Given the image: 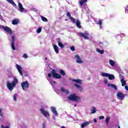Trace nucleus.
Wrapping results in <instances>:
<instances>
[{"label": "nucleus", "mask_w": 128, "mask_h": 128, "mask_svg": "<svg viewBox=\"0 0 128 128\" xmlns=\"http://www.w3.org/2000/svg\"><path fill=\"white\" fill-rule=\"evenodd\" d=\"M96 52H100V48H96Z\"/></svg>", "instance_id": "nucleus-48"}, {"label": "nucleus", "mask_w": 128, "mask_h": 128, "mask_svg": "<svg viewBox=\"0 0 128 128\" xmlns=\"http://www.w3.org/2000/svg\"><path fill=\"white\" fill-rule=\"evenodd\" d=\"M118 128H120V126H118Z\"/></svg>", "instance_id": "nucleus-57"}, {"label": "nucleus", "mask_w": 128, "mask_h": 128, "mask_svg": "<svg viewBox=\"0 0 128 128\" xmlns=\"http://www.w3.org/2000/svg\"><path fill=\"white\" fill-rule=\"evenodd\" d=\"M76 104L75 105H74V107L76 108Z\"/></svg>", "instance_id": "nucleus-56"}, {"label": "nucleus", "mask_w": 128, "mask_h": 128, "mask_svg": "<svg viewBox=\"0 0 128 128\" xmlns=\"http://www.w3.org/2000/svg\"><path fill=\"white\" fill-rule=\"evenodd\" d=\"M117 98H118V100H124V94L118 92L117 93Z\"/></svg>", "instance_id": "nucleus-4"}, {"label": "nucleus", "mask_w": 128, "mask_h": 128, "mask_svg": "<svg viewBox=\"0 0 128 128\" xmlns=\"http://www.w3.org/2000/svg\"><path fill=\"white\" fill-rule=\"evenodd\" d=\"M51 110L53 114H54L56 116H58V112H56V110L54 107H52Z\"/></svg>", "instance_id": "nucleus-21"}, {"label": "nucleus", "mask_w": 128, "mask_h": 128, "mask_svg": "<svg viewBox=\"0 0 128 128\" xmlns=\"http://www.w3.org/2000/svg\"><path fill=\"white\" fill-rule=\"evenodd\" d=\"M1 128H8V126H4V125H2L1 126Z\"/></svg>", "instance_id": "nucleus-46"}, {"label": "nucleus", "mask_w": 128, "mask_h": 128, "mask_svg": "<svg viewBox=\"0 0 128 128\" xmlns=\"http://www.w3.org/2000/svg\"><path fill=\"white\" fill-rule=\"evenodd\" d=\"M100 52V54H102L104 52V50H100V52Z\"/></svg>", "instance_id": "nucleus-42"}, {"label": "nucleus", "mask_w": 128, "mask_h": 128, "mask_svg": "<svg viewBox=\"0 0 128 128\" xmlns=\"http://www.w3.org/2000/svg\"><path fill=\"white\" fill-rule=\"evenodd\" d=\"M60 74H62V76H66V72H64V70H60Z\"/></svg>", "instance_id": "nucleus-29"}, {"label": "nucleus", "mask_w": 128, "mask_h": 128, "mask_svg": "<svg viewBox=\"0 0 128 128\" xmlns=\"http://www.w3.org/2000/svg\"><path fill=\"white\" fill-rule=\"evenodd\" d=\"M109 64L111 66H114L116 65V62L112 60H109Z\"/></svg>", "instance_id": "nucleus-20"}, {"label": "nucleus", "mask_w": 128, "mask_h": 128, "mask_svg": "<svg viewBox=\"0 0 128 128\" xmlns=\"http://www.w3.org/2000/svg\"><path fill=\"white\" fill-rule=\"evenodd\" d=\"M104 82H105V84H108V80H104Z\"/></svg>", "instance_id": "nucleus-52"}, {"label": "nucleus", "mask_w": 128, "mask_h": 128, "mask_svg": "<svg viewBox=\"0 0 128 128\" xmlns=\"http://www.w3.org/2000/svg\"><path fill=\"white\" fill-rule=\"evenodd\" d=\"M68 100H72V102H78L80 100V97L76 96V94H72L68 97Z\"/></svg>", "instance_id": "nucleus-2"}, {"label": "nucleus", "mask_w": 128, "mask_h": 128, "mask_svg": "<svg viewBox=\"0 0 128 128\" xmlns=\"http://www.w3.org/2000/svg\"><path fill=\"white\" fill-rule=\"evenodd\" d=\"M48 78H52V74L49 73L48 74Z\"/></svg>", "instance_id": "nucleus-45"}, {"label": "nucleus", "mask_w": 128, "mask_h": 128, "mask_svg": "<svg viewBox=\"0 0 128 128\" xmlns=\"http://www.w3.org/2000/svg\"><path fill=\"white\" fill-rule=\"evenodd\" d=\"M110 117H107L106 120V122L107 124H108V122H110Z\"/></svg>", "instance_id": "nucleus-37"}, {"label": "nucleus", "mask_w": 128, "mask_h": 128, "mask_svg": "<svg viewBox=\"0 0 128 128\" xmlns=\"http://www.w3.org/2000/svg\"><path fill=\"white\" fill-rule=\"evenodd\" d=\"M99 118H100V120H103V118H104V116H100L99 117Z\"/></svg>", "instance_id": "nucleus-43"}, {"label": "nucleus", "mask_w": 128, "mask_h": 128, "mask_svg": "<svg viewBox=\"0 0 128 128\" xmlns=\"http://www.w3.org/2000/svg\"><path fill=\"white\" fill-rule=\"evenodd\" d=\"M2 28H3L4 30H5V32H8V34H12V30L9 27H8V26H2Z\"/></svg>", "instance_id": "nucleus-6"}, {"label": "nucleus", "mask_w": 128, "mask_h": 128, "mask_svg": "<svg viewBox=\"0 0 128 128\" xmlns=\"http://www.w3.org/2000/svg\"><path fill=\"white\" fill-rule=\"evenodd\" d=\"M42 128H46V124L45 123L42 124Z\"/></svg>", "instance_id": "nucleus-44"}, {"label": "nucleus", "mask_w": 128, "mask_h": 128, "mask_svg": "<svg viewBox=\"0 0 128 128\" xmlns=\"http://www.w3.org/2000/svg\"><path fill=\"white\" fill-rule=\"evenodd\" d=\"M52 82H53L54 84H56V81H52Z\"/></svg>", "instance_id": "nucleus-53"}, {"label": "nucleus", "mask_w": 128, "mask_h": 128, "mask_svg": "<svg viewBox=\"0 0 128 128\" xmlns=\"http://www.w3.org/2000/svg\"><path fill=\"white\" fill-rule=\"evenodd\" d=\"M28 55L26 54H24L23 56V58H28Z\"/></svg>", "instance_id": "nucleus-41"}, {"label": "nucleus", "mask_w": 128, "mask_h": 128, "mask_svg": "<svg viewBox=\"0 0 128 128\" xmlns=\"http://www.w3.org/2000/svg\"><path fill=\"white\" fill-rule=\"evenodd\" d=\"M53 46H54V48L55 52H56V54H58V52H60V50L58 49V46L56 44H54Z\"/></svg>", "instance_id": "nucleus-12"}, {"label": "nucleus", "mask_w": 128, "mask_h": 128, "mask_svg": "<svg viewBox=\"0 0 128 128\" xmlns=\"http://www.w3.org/2000/svg\"><path fill=\"white\" fill-rule=\"evenodd\" d=\"M119 78H121V80H124V76H122V74H120L119 75Z\"/></svg>", "instance_id": "nucleus-39"}, {"label": "nucleus", "mask_w": 128, "mask_h": 128, "mask_svg": "<svg viewBox=\"0 0 128 128\" xmlns=\"http://www.w3.org/2000/svg\"><path fill=\"white\" fill-rule=\"evenodd\" d=\"M18 84V78H14L13 80V81L12 83L7 82V88L9 90H10V92L12 91V90H14V88L16 86V84Z\"/></svg>", "instance_id": "nucleus-1"}, {"label": "nucleus", "mask_w": 128, "mask_h": 128, "mask_svg": "<svg viewBox=\"0 0 128 128\" xmlns=\"http://www.w3.org/2000/svg\"><path fill=\"white\" fill-rule=\"evenodd\" d=\"M18 22H20V20L18 19H14L12 20V24H18Z\"/></svg>", "instance_id": "nucleus-15"}, {"label": "nucleus", "mask_w": 128, "mask_h": 128, "mask_svg": "<svg viewBox=\"0 0 128 128\" xmlns=\"http://www.w3.org/2000/svg\"><path fill=\"white\" fill-rule=\"evenodd\" d=\"M108 86H111V88H113L116 90H118V88L116 85L110 83L108 84Z\"/></svg>", "instance_id": "nucleus-19"}, {"label": "nucleus", "mask_w": 128, "mask_h": 128, "mask_svg": "<svg viewBox=\"0 0 128 128\" xmlns=\"http://www.w3.org/2000/svg\"><path fill=\"white\" fill-rule=\"evenodd\" d=\"M96 107L92 106V112L91 114H96Z\"/></svg>", "instance_id": "nucleus-25"}, {"label": "nucleus", "mask_w": 128, "mask_h": 128, "mask_svg": "<svg viewBox=\"0 0 128 128\" xmlns=\"http://www.w3.org/2000/svg\"><path fill=\"white\" fill-rule=\"evenodd\" d=\"M65 20L66 22V20Z\"/></svg>", "instance_id": "nucleus-58"}, {"label": "nucleus", "mask_w": 128, "mask_h": 128, "mask_svg": "<svg viewBox=\"0 0 128 128\" xmlns=\"http://www.w3.org/2000/svg\"><path fill=\"white\" fill-rule=\"evenodd\" d=\"M58 46L60 48H64V46L62 44V43L60 42V41H58Z\"/></svg>", "instance_id": "nucleus-26"}, {"label": "nucleus", "mask_w": 128, "mask_h": 128, "mask_svg": "<svg viewBox=\"0 0 128 128\" xmlns=\"http://www.w3.org/2000/svg\"><path fill=\"white\" fill-rule=\"evenodd\" d=\"M0 116H2V108H0Z\"/></svg>", "instance_id": "nucleus-49"}, {"label": "nucleus", "mask_w": 128, "mask_h": 128, "mask_svg": "<svg viewBox=\"0 0 128 128\" xmlns=\"http://www.w3.org/2000/svg\"><path fill=\"white\" fill-rule=\"evenodd\" d=\"M6 0V2H8V4H12L14 6H16V3L14 2L13 0Z\"/></svg>", "instance_id": "nucleus-13"}, {"label": "nucleus", "mask_w": 128, "mask_h": 128, "mask_svg": "<svg viewBox=\"0 0 128 128\" xmlns=\"http://www.w3.org/2000/svg\"><path fill=\"white\" fill-rule=\"evenodd\" d=\"M89 124H90V122H84L81 124V128H84L85 126H88Z\"/></svg>", "instance_id": "nucleus-23"}, {"label": "nucleus", "mask_w": 128, "mask_h": 128, "mask_svg": "<svg viewBox=\"0 0 128 128\" xmlns=\"http://www.w3.org/2000/svg\"><path fill=\"white\" fill-rule=\"evenodd\" d=\"M18 97V95L16 94H14L13 96V98L14 99V102H16V98Z\"/></svg>", "instance_id": "nucleus-32"}, {"label": "nucleus", "mask_w": 128, "mask_h": 128, "mask_svg": "<svg viewBox=\"0 0 128 128\" xmlns=\"http://www.w3.org/2000/svg\"><path fill=\"white\" fill-rule=\"evenodd\" d=\"M108 77L110 80H114V74H108Z\"/></svg>", "instance_id": "nucleus-22"}, {"label": "nucleus", "mask_w": 128, "mask_h": 128, "mask_svg": "<svg viewBox=\"0 0 128 128\" xmlns=\"http://www.w3.org/2000/svg\"><path fill=\"white\" fill-rule=\"evenodd\" d=\"M41 18H42V20H43V22H48V18H46L44 16H41Z\"/></svg>", "instance_id": "nucleus-27"}, {"label": "nucleus", "mask_w": 128, "mask_h": 128, "mask_svg": "<svg viewBox=\"0 0 128 128\" xmlns=\"http://www.w3.org/2000/svg\"><path fill=\"white\" fill-rule=\"evenodd\" d=\"M61 91L62 92H65V94H70V91H68V90H66L62 87L61 88Z\"/></svg>", "instance_id": "nucleus-17"}, {"label": "nucleus", "mask_w": 128, "mask_h": 128, "mask_svg": "<svg viewBox=\"0 0 128 128\" xmlns=\"http://www.w3.org/2000/svg\"><path fill=\"white\" fill-rule=\"evenodd\" d=\"M66 14V16H68V18H72V16L70 15V12L67 11V12Z\"/></svg>", "instance_id": "nucleus-33"}, {"label": "nucleus", "mask_w": 128, "mask_h": 128, "mask_svg": "<svg viewBox=\"0 0 128 128\" xmlns=\"http://www.w3.org/2000/svg\"><path fill=\"white\" fill-rule=\"evenodd\" d=\"M16 68H17V70H18L19 74H20V76H22V67L20 65L16 64Z\"/></svg>", "instance_id": "nucleus-9"}, {"label": "nucleus", "mask_w": 128, "mask_h": 128, "mask_svg": "<svg viewBox=\"0 0 128 128\" xmlns=\"http://www.w3.org/2000/svg\"><path fill=\"white\" fill-rule=\"evenodd\" d=\"M61 128H66V127L64 126H63Z\"/></svg>", "instance_id": "nucleus-54"}, {"label": "nucleus", "mask_w": 128, "mask_h": 128, "mask_svg": "<svg viewBox=\"0 0 128 128\" xmlns=\"http://www.w3.org/2000/svg\"><path fill=\"white\" fill-rule=\"evenodd\" d=\"M14 40H16L14 36H12V42L14 43Z\"/></svg>", "instance_id": "nucleus-38"}, {"label": "nucleus", "mask_w": 128, "mask_h": 128, "mask_svg": "<svg viewBox=\"0 0 128 128\" xmlns=\"http://www.w3.org/2000/svg\"><path fill=\"white\" fill-rule=\"evenodd\" d=\"M70 49L71 50H72V52H74V50H76V48H74V46L70 47Z\"/></svg>", "instance_id": "nucleus-36"}, {"label": "nucleus", "mask_w": 128, "mask_h": 128, "mask_svg": "<svg viewBox=\"0 0 128 128\" xmlns=\"http://www.w3.org/2000/svg\"><path fill=\"white\" fill-rule=\"evenodd\" d=\"M120 82L122 86H124L126 84V82L124 79H121Z\"/></svg>", "instance_id": "nucleus-24"}, {"label": "nucleus", "mask_w": 128, "mask_h": 128, "mask_svg": "<svg viewBox=\"0 0 128 128\" xmlns=\"http://www.w3.org/2000/svg\"><path fill=\"white\" fill-rule=\"evenodd\" d=\"M125 90H128V86H125Z\"/></svg>", "instance_id": "nucleus-50"}, {"label": "nucleus", "mask_w": 128, "mask_h": 128, "mask_svg": "<svg viewBox=\"0 0 128 128\" xmlns=\"http://www.w3.org/2000/svg\"><path fill=\"white\" fill-rule=\"evenodd\" d=\"M42 32V28L40 27L38 28L37 30V33L40 34V32Z\"/></svg>", "instance_id": "nucleus-34"}, {"label": "nucleus", "mask_w": 128, "mask_h": 128, "mask_svg": "<svg viewBox=\"0 0 128 128\" xmlns=\"http://www.w3.org/2000/svg\"><path fill=\"white\" fill-rule=\"evenodd\" d=\"M86 2H88V0H81L79 2L80 6H84Z\"/></svg>", "instance_id": "nucleus-18"}, {"label": "nucleus", "mask_w": 128, "mask_h": 128, "mask_svg": "<svg viewBox=\"0 0 128 128\" xmlns=\"http://www.w3.org/2000/svg\"><path fill=\"white\" fill-rule=\"evenodd\" d=\"M40 110L41 112V114H43L44 116H46V118L48 116H50V114H48V111L44 110L43 108L40 109Z\"/></svg>", "instance_id": "nucleus-7"}, {"label": "nucleus", "mask_w": 128, "mask_h": 128, "mask_svg": "<svg viewBox=\"0 0 128 128\" xmlns=\"http://www.w3.org/2000/svg\"><path fill=\"white\" fill-rule=\"evenodd\" d=\"M51 74L54 78H62V76L56 73L55 70H52Z\"/></svg>", "instance_id": "nucleus-3"}, {"label": "nucleus", "mask_w": 128, "mask_h": 128, "mask_svg": "<svg viewBox=\"0 0 128 128\" xmlns=\"http://www.w3.org/2000/svg\"><path fill=\"white\" fill-rule=\"evenodd\" d=\"M69 18L71 20V22H73V24H74V22H76V19L74 18L71 16Z\"/></svg>", "instance_id": "nucleus-30"}, {"label": "nucleus", "mask_w": 128, "mask_h": 128, "mask_svg": "<svg viewBox=\"0 0 128 128\" xmlns=\"http://www.w3.org/2000/svg\"><path fill=\"white\" fill-rule=\"evenodd\" d=\"M18 8H19V10L21 12H24V6H22V4L20 2H18Z\"/></svg>", "instance_id": "nucleus-10"}, {"label": "nucleus", "mask_w": 128, "mask_h": 128, "mask_svg": "<svg viewBox=\"0 0 128 128\" xmlns=\"http://www.w3.org/2000/svg\"><path fill=\"white\" fill-rule=\"evenodd\" d=\"M75 58H77L76 60V62L78 64H82L84 62L82 60V59L80 58V56L78 55H76L75 56Z\"/></svg>", "instance_id": "nucleus-8"}, {"label": "nucleus", "mask_w": 128, "mask_h": 128, "mask_svg": "<svg viewBox=\"0 0 128 128\" xmlns=\"http://www.w3.org/2000/svg\"><path fill=\"white\" fill-rule=\"evenodd\" d=\"M48 60V58H45V60Z\"/></svg>", "instance_id": "nucleus-55"}, {"label": "nucleus", "mask_w": 128, "mask_h": 128, "mask_svg": "<svg viewBox=\"0 0 128 128\" xmlns=\"http://www.w3.org/2000/svg\"><path fill=\"white\" fill-rule=\"evenodd\" d=\"M97 24H99L100 28H102V20H99Z\"/></svg>", "instance_id": "nucleus-31"}, {"label": "nucleus", "mask_w": 128, "mask_h": 128, "mask_svg": "<svg viewBox=\"0 0 128 128\" xmlns=\"http://www.w3.org/2000/svg\"><path fill=\"white\" fill-rule=\"evenodd\" d=\"M21 86H22V90H24V88H28V86H30V84H28V81L24 82H22Z\"/></svg>", "instance_id": "nucleus-5"}, {"label": "nucleus", "mask_w": 128, "mask_h": 128, "mask_svg": "<svg viewBox=\"0 0 128 128\" xmlns=\"http://www.w3.org/2000/svg\"><path fill=\"white\" fill-rule=\"evenodd\" d=\"M11 46H12V48L13 50H16V47H14V43L12 42Z\"/></svg>", "instance_id": "nucleus-28"}, {"label": "nucleus", "mask_w": 128, "mask_h": 128, "mask_svg": "<svg viewBox=\"0 0 128 128\" xmlns=\"http://www.w3.org/2000/svg\"><path fill=\"white\" fill-rule=\"evenodd\" d=\"M74 86L80 90V92H82V86L78 84H74Z\"/></svg>", "instance_id": "nucleus-16"}, {"label": "nucleus", "mask_w": 128, "mask_h": 128, "mask_svg": "<svg viewBox=\"0 0 128 128\" xmlns=\"http://www.w3.org/2000/svg\"><path fill=\"white\" fill-rule=\"evenodd\" d=\"M80 36H82V38H84V34L80 32Z\"/></svg>", "instance_id": "nucleus-40"}, {"label": "nucleus", "mask_w": 128, "mask_h": 128, "mask_svg": "<svg viewBox=\"0 0 128 128\" xmlns=\"http://www.w3.org/2000/svg\"><path fill=\"white\" fill-rule=\"evenodd\" d=\"M72 82H76V84H82V81L80 79H72Z\"/></svg>", "instance_id": "nucleus-11"}, {"label": "nucleus", "mask_w": 128, "mask_h": 128, "mask_svg": "<svg viewBox=\"0 0 128 128\" xmlns=\"http://www.w3.org/2000/svg\"><path fill=\"white\" fill-rule=\"evenodd\" d=\"M84 38L85 40H88V36L84 35Z\"/></svg>", "instance_id": "nucleus-47"}, {"label": "nucleus", "mask_w": 128, "mask_h": 128, "mask_svg": "<svg viewBox=\"0 0 128 128\" xmlns=\"http://www.w3.org/2000/svg\"><path fill=\"white\" fill-rule=\"evenodd\" d=\"M102 76H108V74L102 73Z\"/></svg>", "instance_id": "nucleus-35"}, {"label": "nucleus", "mask_w": 128, "mask_h": 128, "mask_svg": "<svg viewBox=\"0 0 128 128\" xmlns=\"http://www.w3.org/2000/svg\"><path fill=\"white\" fill-rule=\"evenodd\" d=\"M76 26L78 28H82V26H80V22L77 20H76Z\"/></svg>", "instance_id": "nucleus-14"}, {"label": "nucleus", "mask_w": 128, "mask_h": 128, "mask_svg": "<svg viewBox=\"0 0 128 128\" xmlns=\"http://www.w3.org/2000/svg\"><path fill=\"white\" fill-rule=\"evenodd\" d=\"M98 122L96 119H94V122Z\"/></svg>", "instance_id": "nucleus-51"}]
</instances>
